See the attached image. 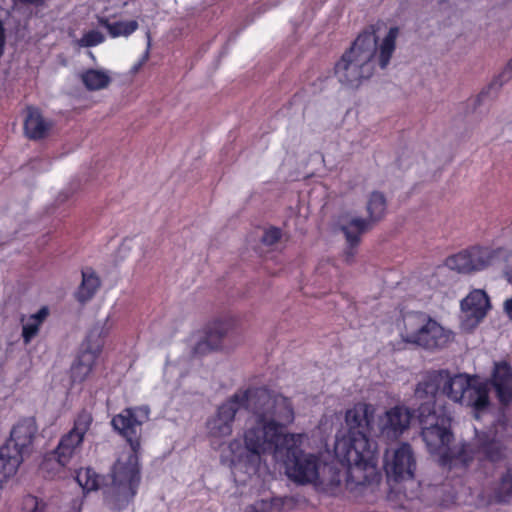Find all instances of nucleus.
<instances>
[{
    "label": "nucleus",
    "instance_id": "f257e3e1",
    "mask_svg": "<svg viewBox=\"0 0 512 512\" xmlns=\"http://www.w3.org/2000/svg\"><path fill=\"white\" fill-rule=\"evenodd\" d=\"M274 417L247 432L246 446L241 447L237 441L232 444L238 453L237 460L245 461L250 472L258 468L262 455L273 453L283 461L286 474L295 483L315 482L319 478L320 458L301 449V434L285 432L294 420V409L289 398L278 399Z\"/></svg>",
    "mask_w": 512,
    "mask_h": 512
},
{
    "label": "nucleus",
    "instance_id": "f03ea898",
    "mask_svg": "<svg viewBox=\"0 0 512 512\" xmlns=\"http://www.w3.org/2000/svg\"><path fill=\"white\" fill-rule=\"evenodd\" d=\"M148 417L146 406H134L124 408L111 419L113 430L129 445L111 468L112 482L105 498L112 510L125 509L137 495L141 483L142 426Z\"/></svg>",
    "mask_w": 512,
    "mask_h": 512
},
{
    "label": "nucleus",
    "instance_id": "7ed1b4c3",
    "mask_svg": "<svg viewBox=\"0 0 512 512\" xmlns=\"http://www.w3.org/2000/svg\"><path fill=\"white\" fill-rule=\"evenodd\" d=\"M375 409L368 403H356L345 413L348 427L346 434L336 436L334 453L338 461L347 467L346 486H367L379 483L377 471V445L371 439Z\"/></svg>",
    "mask_w": 512,
    "mask_h": 512
},
{
    "label": "nucleus",
    "instance_id": "20e7f679",
    "mask_svg": "<svg viewBox=\"0 0 512 512\" xmlns=\"http://www.w3.org/2000/svg\"><path fill=\"white\" fill-rule=\"evenodd\" d=\"M417 418L423 441L431 454L440 455L442 465L459 463L467 466L475 458L498 462L504 456L503 445L487 433H477L474 442H462L451 447L454 439L451 418L444 413L437 414L430 405H419Z\"/></svg>",
    "mask_w": 512,
    "mask_h": 512
},
{
    "label": "nucleus",
    "instance_id": "39448f33",
    "mask_svg": "<svg viewBox=\"0 0 512 512\" xmlns=\"http://www.w3.org/2000/svg\"><path fill=\"white\" fill-rule=\"evenodd\" d=\"M279 398L285 397L272 393L266 387H253L238 391L222 403L218 407L216 415L207 421L209 435L213 438H221L232 433L235 415L240 409L243 408L255 415V423L244 431L243 439H233L228 445L230 452L229 465L231 467H242L245 469V472H249L248 464L245 461L237 460L238 453L232 447V444L237 441L241 447L246 446L245 437L249 430L261 426L264 422H269L270 419H274L276 402H278Z\"/></svg>",
    "mask_w": 512,
    "mask_h": 512
},
{
    "label": "nucleus",
    "instance_id": "423d86ee",
    "mask_svg": "<svg viewBox=\"0 0 512 512\" xmlns=\"http://www.w3.org/2000/svg\"><path fill=\"white\" fill-rule=\"evenodd\" d=\"M377 40L374 26H370L357 36L349 50L335 64L334 74L343 86L357 88L362 80L373 75Z\"/></svg>",
    "mask_w": 512,
    "mask_h": 512
},
{
    "label": "nucleus",
    "instance_id": "0eeeda50",
    "mask_svg": "<svg viewBox=\"0 0 512 512\" xmlns=\"http://www.w3.org/2000/svg\"><path fill=\"white\" fill-rule=\"evenodd\" d=\"M37 431L34 418H24L12 428L9 439L0 447V489L31 453Z\"/></svg>",
    "mask_w": 512,
    "mask_h": 512
},
{
    "label": "nucleus",
    "instance_id": "6e6552de",
    "mask_svg": "<svg viewBox=\"0 0 512 512\" xmlns=\"http://www.w3.org/2000/svg\"><path fill=\"white\" fill-rule=\"evenodd\" d=\"M401 335L406 343L431 351L443 349L454 338L450 330L421 312L406 317L405 329Z\"/></svg>",
    "mask_w": 512,
    "mask_h": 512
},
{
    "label": "nucleus",
    "instance_id": "1a4fd4ad",
    "mask_svg": "<svg viewBox=\"0 0 512 512\" xmlns=\"http://www.w3.org/2000/svg\"><path fill=\"white\" fill-rule=\"evenodd\" d=\"M443 396L478 413L489 407V391L483 383L473 384V378L466 374L451 375L444 370Z\"/></svg>",
    "mask_w": 512,
    "mask_h": 512
},
{
    "label": "nucleus",
    "instance_id": "9d476101",
    "mask_svg": "<svg viewBox=\"0 0 512 512\" xmlns=\"http://www.w3.org/2000/svg\"><path fill=\"white\" fill-rule=\"evenodd\" d=\"M386 208L385 196L381 192L374 191L369 196L366 207L369 219L353 218L347 224L341 226L350 248L356 247L360 242L361 235L369 230L373 223L384 217Z\"/></svg>",
    "mask_w": 512,
    "mask_h": 512
},
{
    "label": "nucleus",
    "instance_id": "9b49d317",
    "mask_svg": "<svg viewBox=\"0 0 512 512\" xmlns=\"http://www.w3.org/2000/svg\"><path fill=\"white\" fill-rule=\"evenodd\" d=\"M503 251L490 247L473 246L446 258L445 265L460 273L480 271L493 265Z\"/></svg>",
    "mask_w": 512,
    "mask_h": 512
},
{
    "label": "nucleus",
    "instance_id": "f8f14e48",
    "mask_svg": "<svg viewBox=\"0 0 512 512\" xmlns=\"http://www.w3.org/2000/svg\"><path fill=\"white\" fill-rule=\"evenodd\" d=\"M93 422L91 413L83 410L78 413L74 420L72 429L64 434L57 445L51 451L57 456L58 465H68L72 457L83 443L86 433L89 431Z\"/></svg>",
    "mask_w": 512,
    "mask_h": 512
},
{
    "label": "nucleus",
    "instance_id": "ddd939ff",
    "mask_svg": "<svg viewBox=\"0 0 512 512\" xmlns=\"http://www.w3.org/2000/svg\"><path fill=\"white\" fill-rule=\"evenodd\" d=\"M386 474L399 482L406 479H412L416 470V460L414 452L409 443H401L394 451L392 461L385 465Z\"/></svg>",
    "mask_w": 512,
    "mask_h": 512
},
{
    "label": "nucleus",
    "instance_id": "4468645a",
    "mask_svg": "<svg viewBox=\"0 0 512 512\" xmlns=\"http://www.w3.org/2000/svg\"><path fill=\"white\" fill-rule=\"evenodd\" d=\"M235 320L231 317L215 319L208 324L205 338L194 346L193 356H202L221 348L223 338L234 326Z\"/></svg>",
    "mask_w": 512,
    "mask_h": 512
},
{
    "label": "nucleus",
    "instance_id": "2eb2a0df",
    "mask_svg": "<svg viewBox=\"0 0 512 512\" xmlns=\"http://www.w3.org/2000/svg\"><path fill=\"white\" fill-rule=\"evenodd\" d=\"M413 415L409 408L402 405L390 408L380 418V434L397 439L409 428Z\"/></svg>",
    "mask_w": 512,
    "mask_h": 512
},
{
    "label": "nucleus",
    "instance_id": "dca6fc26",
    "mask_svg": "<svg viewBox=\"0 0 512 512\" xmlns=\"http://www.w3.org/2000/svg\"><path fill=\"white\" fill-rule=\"evenodd\" d=\"M444 370L428 372L415 389V397L422 400L420 405H430L435 410V402L438 396H443Z\"/></svg>",
    "mask_w": 512,
    "mask_h": 512
},
{
    "label": "nucleus",
    "instance_id": "f3484780",
    "mask_svg": "<svg viewBox=\"0 0 512 512\" xmlns=\"http://www.w3.org/2000/svg\"><path fill=\"white\" fill-rule=\"evenodd\" d=\"M491 385L502 405L512 404V366L508 362H495Z\"/></svg>",
    "mask_w": 512,
    "mask_h": 512
},
{
    "label": "nucleus",
    "instance_id": "a211bd4d",
    "mask_svg": "<svg viewBox=\"0 0 512 512\" xmlns=\"http://www.w3.org/2000/svg\"><path fill=\"white\" fill-rule=\"evenodd\" d=\"M83 347L84 348L81 350L71 367V379L73 382L81 383L87 379L93 371L96 361L101 353L100 346L92 349L83 344Z\"/></svg>",
    "mask_w": 512,
    "mask_h": 512
},
{
    "label": "nucleus",
    "instance_id": "6ab92c4d",
    "mask_svg": "<svg viewBox=\"0 0 512 512\" xmlns=\"http://www.w3.org/2000/svg\"><path fill=\"white\" fill-rule=\"evenodd\" d=\"M490 300L487 293L481 289L472 290L462 301L461 309L476 322L482 320L490 309Z\"/></svg>",
    "mask_w": 512,
    "mask_h": 512
},
{
    "label": "nucleus",
    "instance_id": "aec40b11",
    "mask_svg": "<svg viewBox=\"0 0 512 512\" xmlns=\"http://www.w3.org/2000/svg\"><path fill=\"white\" fill-rule=\"evenodd\" d=\"M51 128L52 122L45 120L38 108H27L24 132L29 139L41 140L48 135Z\"/></svg>",
    "mask_w": 512,
    "mask_h": 512
},
{
    "label": "nucleus",
    "instance_id": "412c9836",
    "mask_svg": "<svg viewBox=\"0 0 512 512\" xmlns=\"http://www.w3.org/2000/svg\"><path fill=\"white\" fill-rule=\"evenodd\" d=\"M81 274L82 280L74 296L79 303L85 304L95 296L101 286V280L90 267L82 269Z\"/></svg>",
    "mask_w": 512,
    "mask_h": 512
},
{
    "label": "nucleus",
    "instance_id": "4be33fe9",
    "mask_svg": "<svg viewBox=\"0 0 512 512\" xmlns=\"http://www.w3.org/2000/svg\"><path fill=\"white\" fill-rule=\"evenodd\" d=\"M49 316V308L41 307L37 313L28 317L27 322L22 325V338L24 344H29L39 333L40 327Z\"/></svg>",
    "mask_w": 512,
    "mask_h": 512
},
{
    "label": "nucleus",
    "instance_id": "5701e85b",
    "mask_svg": "<svg viewBox=\"0 0 512 512\" xmlns=\"http://www.w3.org/2000/svg\"><path fill=\"white\" fill-rule=\"evenodd\" d=\"M81 80L85 88L89 91H97L108 87L111 82L110 76L97 69H87L81 74Z\"/></svg>",
    "mask_w": 512,
    "mask_h": 512
},
{
    "label": "nucleus",
    "instance_id": "b1692460",
    "mask_svg": "<svg viewBox=\"0 0 512 512\" xmlns=\"http://www.w3.org/2000/svg\"><path fill=\"white\" fill-rule=\"evenodd\" d=\"M399 34L398 27H391L379 47V66L385 69L396 48V39Z\"/></svg>",
    "mask_w": 512,
    "mask_h": 512
},
{
    "label": "nucleus",
    "instance_id": "393cba45",
    "mask_svg": "<svg viewBox=\"0 0 512 512\" xmlns=\"http://www.w3.org/2000/svg\"><path fill=\"white\" fill-rule=\"evenodd\" d=\"M99 22L107 29L109 35L113 38L120 36L128 37L133 34L139 27V24L136 20L117 21L111 23L108 21V19L102 18Z\"/></svg>",
    "mask_w": 512,
    "mask_h": 512
},
{
    "label": "nucleus",
    "instance_id": "a878e982",
    "mask_svg": "<svg viewBox=\"0 0 512 512\" xmlns=\"http://www.w3.org/2000/svg\"><path fill=\"white\" fill-rule=\"evenodd\" d=\"M75 480L82 488L83 492L87 493L98 490L103 478L91 468H81L77 471Z\"/></svg>",
    "mask_w": 512,
    "mask_h": 512
},
{
    "label": "nucleus",
    "instance_id": "bb28decb",
    "mask_svg": "<svg viewBox=\"0 0 512 512\" xmlns=\"http://www.w3.org/2000/svg\"><path fill=\"white\" fill-rule=\"evenodd\" d=\"M512 497V472L508 469L494 488L495 503H508Z\"/></svg>",
    "mask_w": 512,
    "mask_h": 512
},
{
    "label": "nucleus",
    "instance_id": "cd10ccee",
    "mask_svg": "<svg viewBox=\"0 0 512 512\" xmlns=\"http://www.w3.org/2000/svg\"><path fill=\"white\" fill-rule=\"evenodd\" d=\"M284 499L281 497H271L269 499H259L253 504L246 506L244 512H282Z\"/></svg>",
    "mask_w": 512,
    "mask_h": 512
},
{
    "label": "nucleus",
    "instance_id": "c85d7f7f",
    "mask_svg": "<svg viewBox=\"0 0 512 512\" xmlns=\"http://www.w3.org/2000/svg\"><path fill=\"white\" fill-rule=\"evenodd\" d=\"M67 465H58L57 456H54L52 452L47 453L39 466V471L44 478L54 479L59 476Z\"/></svg>",
    "mask_w": 512,
    "mask_h": 512
},
{
    "label": "nucleus",
    "instance_id": "c756f323",
    "mask_svg": "<svg viewBox=\"0 0 512 512\" xmlns=\"http://www.w3.org/2000/svg\"><path fill=\"white\" fill-rule=\"evenodd\" d=\"M104 40L105 37L100 31L90 30L81 37L79 44L82 47H94L103 43Z\"/></svg>",
    "mask_w": 512,
    "mask_h": 512
},
{
    "label": "nucleus",
    "instance_id": "7c9ffc66",
    "mask_svg": "<svg viewBox=\"0 0 512 512\" xmlns=\"http://www.w3.org/2000/svg\"><path fill=\"white\" fill-rule=\"evenodd\" d=\"M495 250H501L503 253L496 257V261L503 260L506 264L503 268V274L505 278L511 282L512 281V252L507 251L504 248H496Z\"/></svg>",
    "mask_w": 512,
    "mask_h": 512
},
{
    "label": "nucleus",
    "instance_id": "2f4dec72",
    "mask_svg": "<svg viewBox=\"0 0 512 512\" xmlns=\"http://www.w3.org/2000/svg\"><path fill=\"white\" fill-rule=\"evenodd\" d=\"M281 236L282 231L280 228L270 227L264 232L261 240L265 245L271 246L277 243L281 239Z\"/></svg>",
    "mask_w": 512,
    "mask_h": 512
},
{
    "label": "nucleus",
    "instance_id": "473e14b6",
    "mask_svg": "<svg viewBox=\"0 0 512 512\" xmlns=\"http://www.w3.org/2000/svg\"><path fill=\"white\" fill-rule=\"evenodd\" d=\"M24 505L26 508H32L30 512H44L45 508L44 503L32 495H28L24 498Z\"/></svg>",
    "mask_w": 512,
    "mask_h": 512
},
{
    "label": "nucleus",
    "instance_id": "72a5a7b5",
    "mask_svg": "<svg viewBox=\"0 0 512 512\" xmlns=\"http://www.w3.org/2000/svg\"><path fill=\"white\" fill-rule=\"evenodd\" d=\"M340 486H341V479H340V473L337 472L333 478L331 479V481L329 482V484L327 485V490L332 494V495H336L337 494V490L340 489Z\"/></svg>",
    "mask_w": 512,
    "mask_h": 512
},
{
    "label": "nucleus",
    "instance_id": "f704fd0d",
    "mask_svg": "<svg viewBox=\"0 0 512 512\" xmlns=\"http://www.w3.org/2000/svg\"><path fill=\"white\" fill-rule=\"evenodd\" d=\"M150 47H151V37H150V33L148 32L147 33V48L144 52V54L142 55L138 65L135 67L136 69H138L139 67H141L146 61H148L149 59V55H150Z\"/></svg>",
    "mask_w": 512,
    "mask_h": 512
},
{
    "label": "nucleus",
    "instance_id": "c9c22d12",
    "mask_svg": "<svg viewBox=\"0 0 512 512\" xmlns=\"http://www.w3.org/2000/svg\"><path fill=\"white\" fill-rule=\"evenodd\" d=\"M505 314L512 320V299H506L503 304Z\"/></svg>",
    "mask_w": 512,
    "mask_h": 512
},
{
    "label": "nucleus",
    "instance_id": "e433bc0d",
    "mask_svg": "<svg viewBox=\"0 0 512 512\" xmlns=\"http://www.w3.org/2000/svg\"><path fill=\"white\" fill-rule=\"evenodd\" d=\"M511 73L512 72V59L509 61V63L507 64V67H506V70L504 73Z\"/></svg>",
    "mask_w": 512,
    "mask_h": 512
}]
</instances>
